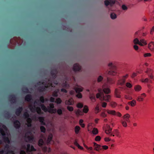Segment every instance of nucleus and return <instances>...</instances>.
<instances>
[{
	"label": "nucleus",
	"mask_w": 154,
	"mask_h": 154,
	"mask_svg": "<svg viewBox=\"0 0 154 154\" xmlns=\"http://www.w3.org/2000/svg\"><path fill=\"white\" fill-rule=\"evenodd\" d=\"M114 115H116L118 117H120L122 116V114L119 112H115V114Z\"/></svg>",
	"instance_id": "obj_61"
},
{
	"label": "nucleus",
	"mask_w": 154,
	"mask_h": 154,
	"mask_svg": "<svg viewBox=\"0 0 154 154\" xmlns=\"http://www.w3.org/2000/svg\"><path fill=\"white\" fill-rule=\"evenodd\" d=\"M84 146L87 149L88 152L91 154H94V152L93 150V148L92 147H88L84 143H83Z\"/></svg>",
	"instance_id": "obj_18"
},
{
	"label": "nucleus",
	"mask_w": 154,
	"mask_h": 154,
	"mask_svg": "<svg viewBox=\"0 0 154 154\" xmlns=\"http://www.w3.org/2000/svg\"><path fill=\"white\" fill-rule=\"evenodd\" d=\"M128 104L131 107H134L136 105V100H133L131 101L128 102Z\"/></svg>",
	"instance_id": "obj_23"
},
{
	"label": "nucleus",
	"mask_w": 154,
	"mask_h": 154,
	"mask_svg": "<svg viewBox=\"0 0 154 154\" xmlns=\"http://www.w3.org/2000/svg\"><path fill=\"white\" fill-rule=\"evenodd\" d=\"M127 121L123 120H121V122L122 126L125 127H126L127 126Z\"/></svg>",
	"instance_id": "obj_37"
},
{
	"label": "nucleus",
	"mask_w": 154,
	"mask_h": 154,
	"mask_svg": "<svg viewBox=\"0 0 154 154\" xmlns=\"http://www.w3.org/2000/svg\"><path fill=\"white\" fill-rule=\"evenodd\" d=\"M40 129L41 131L44 133L45 132V129L44 126H41Z\"/></svg>",
	"instance_id": "obj_57"
},
{
	"label": "nucleus",
	"mask_w": 154,
	"mask_h": 154,
	"mask_svg": "<svg viewBox=\"0 0 154 154\" xmlns=\"http://www.w3.org/2000/svg\"><path fill=\"white\" fill-rule=\"evenodd\" d=\"M19 122L18 121H15L14 123V126L16 128H18L19 127Z\"/></svg>",
	"instance_id": "obj_41"
},
{
	"label": "nucleus",
	"mask_w": 154,
	"mask_h": 154,
	"mask_svg": "<svg viewBox=\"0 0 154 154\" xmlns=\"http://www.w3.org/2000/svg\"><path fill=\"white\" fill-rule=\"evenodd\" d=\"M146 95L144 93H143L140 95L138 96L137 99V100L139 101H143L144 98L146 97Z\"/></svg>",
	"instance_id": "obj_15"
},
{
	"label": "nucleus",
	"mask_w": 154,
	"mask_h": 154,
	"mask_svg": "<svg viewBox=\"0 0 154 154\" xmlns=\"http://www.w3.org/2000/svg\"><path fill=\"white\" fill-rule=\"evenodd\" d=\"M110 17L112 19H114L116 18V15L115 14L112 13L111 14Z\"/></svg>",
	"instance_id": "obj_50"
},
{
	"label": "nucleus",
	"mask_w": 154,
	"mask_h": 154,
	"mask_svg": "<svg viewBox=\"0 0 154 154\" xmlns=\"http://www.w3.org/2000/svg\"><path fill=\"white\" fill-rule=\"evenodd\" d=\"M106 112L108 114L110 115H114L115 114V111L114 110L107 109Z\"/></svg>",
	"instance_id": "obj_29"
},
{
	"label": "nucleus",
	"mask_w": 154,
	"mask_h": 154,
	"mask_svg": "<svg viewBox=\"0 0 154 154\" xmlns=\"http://www.w3.org/2000/svg\"><path fill=\"white\" fill-rule=\"evenodd\" d=\"M109 66L110 68V70L108 72V74L109 75H115L117 74L116 71V67L115 65L113 64L112 63H109L108 65Z\"/></svg>",
	"instance_id": "obj_3"
},
{
	"label": "nucleus",
	"mask_w": 154,
	"mask_h": 154,
	"mask_svg": "<svg viewBox=\"0 0 154 154\" xmlns=\"http://www.w3.org/2000/svg\"><path fill=\"white\" fill-rule=\"evenodd\" d=\"M42 149L43 151L45 152H50L51 151V149L50 148H49L48 149L46 147H43L42 148Z\"/></svg>",
	"instance_id": "obj_34"
},
{
	"label": "nucleus",
	"mask_w": 154,
	"mask_h": 154,
	"mask_svg": "<svg viewBox=\"0 0 154 154\" xmlns=\"http://www.w3.org/2000/svg\"><path fill=\"white\" fill-rule=\"evenodd\" d=\"M80 129V127L78 126H76L75 128V132L76 134H77L79 133V131Z\"/></svg>",
	"instance_id": "obj_39"
},
{
	"label": "nucleus",
	"mask_w": 154,
	"mask_h": 154,
	"mask_svg": "<svg viewBox=\"0 0 154 154\" xmlns=\"http://www.w3.org/2000/svg\"><path fill=\"white\" fill-rule=\"evenodd\" d=\"M23 116L26 118H28L29 116V115L27 112H25L23 114Z\"/></svg>",
	"instance_id": "obj_58"
},
{
	"label": "nucleus",
	"mask_w": 154,
	"mask_h": 154,
	"mask_svg": "<svg viewBox=\"0 0 154 154\" xmlns=\"http://www.w3.org/2000/svg\"><path fill=\"white\" fill-rule=\"evenodd\" d=\"M111 106L113 107H115L117 106V103L114 102H112L110 103Z\"/></svg>",
	"instance_id": "obj_52"
},
{
	"label": "nucleus",
	"mask_w": 154,
	"mask_h": 154,
	"mask_svg": "<svg viewBox=\"0 0 154 154\" xmlns=\"http://www.w3.org/2000/svg\"><path fill=\"white\" fill-rule=\"evenodd\" d=\"M83 120L82 119H81L79 121V124L82 128H84L85 127V125L83 123Z\"/></svg>",
	"instance_id": "obj_44"
},
{
	"label": "nucleus",
	"mask_w": 154,
	"mask_h": 154,
	"mask_svg": "<svg viewBox=\"0 0 154 154\" xmlns=\"http://www.w3.org/2000/svg\"><path fill=\"white\" fill-rule=\"evenodd\" d=\"M27 147L26 152L28 153L31 151H35V149L34 147L32 146L30 147V145L29 144H28L27 145Z\"/></svg>",
	"instance_id": "obj_13"
},
{
	"label": "nucleus",
	"mask_w": 154,
	"mask_h": 154,
	"mask_svg": "<svg viewBox=\"0 0 154 154\" xmlns=\"http://www.w3.org/2000/svg\"><path fill=\"white\" fill-rule=\"evenodd\" d=\"M65 104L67 105H72L74 103V101L72 98L69 99L68 100H66Z\"/></svg>",
	"instance_id": "obj_24"
},
{
	"label": "nucleus",
	"mask_w": 154,
	"mask_h": 154,
	"mask_svg": "<svg viewBox=\"0 0 154 154\" xmlns=\"http://www.w3.org/2000/svg\"><path fill=\"white\" fill-rule=\"evenodd\" d=\"M115 136L118 138H120L121 137V134L117 129L114 130L110 135V136L114 137Z\"/></svg>",
	"instance_id": "obj_8"
},
{
	"label": "nucleus",
	"mask_w": 154,
	"mask_h": 154,
	"mask_svg": "<svg viewBox=\"0 0 154 154\" xmlns=\"http://www.w3.org/2000/svg\"><path fill=\"white\" fill-rule=\"evenodd\" d=\"M90 98L91 100L93 102L95 101V98L94 94H90Z\"/></svg>",
	"instance_id": "obj_40"
},
{
	"label": "nucleus",
	"mask_w": 154,
	"mask_h": 154,
	"mask_svg": "<svg viewBox=\"0 0 154 154\" xmlns=\"http://www.w3.org/2000/svg\"><path fill=\"white\" fill-rule=\"evenodd\" d=\"M107 83L109 84H112L115 82V80L112 79H111L108 78H107Z\"/></svg>",
	"instance_id": "obj_33"
},
{
	"label": "nucleus",
	"mask_w": 154,
	"mask_h": 154,
	"mask_svg": "<svg viewBox=\"0 0 154 154\" xmlns=\"http://www.w3.org/2000/svg\"><path fill=\"white\" fill-rule=\"evenodd\" d=\"M26 140L27 141L30 142L32 141L34 138L32 134H30V133H26Z\"/></svg>",
	"instance_id": "obj_9"
},
{
	"label": "nucleus",
	"mask_w": 154,
	"mask_h": 154,
	"mask_svg": "<svg viewBox=\"0 0 154 154\" xmlns=\"http://www.w3.org/2000/svg\"><path fill=\"white\" fill-rule=\"evenodd\" d=\"M38 119L39 121L41 123L42 125H45V123L44 122V119L43 117H38Z\"/></svg>",
	"instance_id": "obj_30"
},
{
	"label": "nucleus",
	"mask_w": 154,
	"mask_h": 154,
	"mask_svg": "<svg viewBox=\"0 0 154 154\" xmlns=\"http://www.w3.org/2000/svg\"><path fill=\"white\" fill-rule=\"evenodd\" d=\"M67 109L70 111H72L73 109V108L72 107L70 106H68Z\"/></svg>",
	"instance_id": "obj_60"
},
{
	"label": "nucleus",
	"mask_w": 154,
	"mask_h": 154,
	"mask_svg": "<svg viewBox=\"0 0 154 154\" xmlns=\"http://www.w3.org/2000/svg\"><path fill=\"white\" fill-rule=\"evenodd\" d=\"M96 97L97 98H99L100 99V98L102 97L101 96V94L100 93L97 94L96 95Z\"/></svg>",
	"instance_id": "obj_59"
},
{
	"label": "nucleus",
	"mask_w": 154,
	"mask_h": 154,
	"mask_svg": "<svg viewBox=\"0 0 154 154\" xmlns=\"http://www.w3.org/2000/svg\"><path fill=\"white\" fill-rule=\"evenodd\" d=\"M32 98V96L30 95H27L25 97V100L28 101H29Z\"/></svg>",
	"instance_id": "obj_36"
},
{
	"label": "nucleus",
	"mask_w": 154,
	"mask_h": 154,
	"mask_svg": "<svg viewBox=\"0 0 154 154\" xmlns=\"http://www.w3.org/2000/svg\"><path fill=\"white\" fill-rule=\"evenodd\" d=\"M115 2L116 0H106L105 1L104 3L106 6L109 5H112L115 4Z\"/></svg>",
	"instance_id": "obj_12"
},
{
	"label": "nucleus",
	"mask_w": 154,
	"mask_h": 154,
	"mask_svg": "<svg viewBox=\"0 0 154 154\" xmlns=\"http://www.w3.org/2000/svg\"><path fill=\"white\" fill-rule=\"evenodd\" d=\"M144 57H150L151 56V54L150 53H147L144 54L143 55Z\"/></svg>",
	"instance_id": "obj_55"
},
{
	"label": "nucleus",
	"mask_w": 154,
	"mask_h": 154,
	"mask_svg": "<svg viewBox=\"0 0 154 154\" xmlns=\"http://www.w3.org/2000/svg\"><path fill=\"white\" fill-rule=\"evenodd\" d=\"M134 89L135 91L138 92L141 91L142 87L139 85H136L134 87Z\"/></svg>",
	"instance_id": "obj_25"
},
{
	"label": "nucleus",
	"mask_w": 154,
	"mask_h": 154,
	"mask_svg": "<svg viewBox=\"0 0 154 154\" xmlns=\"http://www.w3.org/2000/svg\"><path fill=\"white\" fill-rule=\"evenodd\" d=\"M26 122L27 123V125L28 127H30L31 126V122L32 120L30 118H27L26 120Z\"/></svg>",
	"instance_id": "obj_32"
},
{
	"label": "nucleus",
	"mask_w": 154,
	"mask_h": 154,
	"mask_svg": "<svg viewBox=\"0 0 154 154\" xmlns=\"http://www.w3.org/2000/svg\"><path fill=\"white\" fill-rule=\"evenodd\" d=\"M62 87L63 88H66V89L68 88L69 87V85H67L66 84V81H65V83H63L62 85Z\"/></svg>",
	"instance_id": "obj_45"
},
{
	"label": "nucleus",
	"mask_w": 154,
	"mask_h": 154,
	"mask_svg": "<svg viewBox=\"0 0 154 154\" xmlns=\"http://www.w3.org/2000/svg\"><path fill=\"white\" fill-rule=\"evenodd\" d=\"M102 88L103 91L105 94H108L110 93V89L108 88H105V85L103 86Z\"/></svg>",
	"instance_id": "obj_22"
},
{
	"label": "nucleus",
	"mask_w": 154,
	"mask_h": 154,
	"mask_svg": "<svg viewBox=\"0 0 154 154\" xmlns=\"http://www.w3.org/2000/svg\"><path fill=\"white\" fill-rule=\"evenodd\" d=\"M83 112L87 113L88 111V107L86 106H85L83 109Z\"/></svg>",
	"instance_id": "obj_42"
},
{
	"label": "nucleus",
	"mask_w": 154,
	"mask_h": 154,
	"mask_svg": "<svg viewBox=\"0 0 154 154\" xmlns=\"http://www.w3.org/2000/svg\"><path fill=\"white\" fill-rule=\"evenodd\" d=\"M153 72V71L151 69H149L148 70L149 77L150 79L154 80V76L152 74Z\"/></svg>",
	"instance_id": "obj_19"
},
{
	"label": "nucleus",
	"mask_w": 154,
	"mask_h": 154,
	"mask_svg": "<svg viewBox=\"0 0 154 154\" xmlns=\"http://www.w3.org/2000/svg\"><path fill=\"white\" fill-rule=\"evenodd\" d=\"M103 79V78L101 76H100L98 78L97 81L98 82L101 81Z\"/></svg>",
	"instance_id": "obj_63"
},
{
	"label": "nucleus",
	"mask_w": 154,
	"mask_h": 154,
	"mask_svg": "<svg viewBox=\"0 0 154 154\" xmlns=\"http://www.w3.org/2000/svg\"><path fill=\"white\" fill-rule=\"evenodd\" d=\"M148 47L149 49L151 51H154V42H151L148 45Z\"/></svg>",
	"instance_id": "obj_21"
},
{
	"label": "nucleus",
	"mask_w": 154,
	"mask_h": 154,
	"mask_svg": "<svg viewBox=\"0 0 154 154\" xmlns=\"http://www.w3.org/2000/svg\"><path fill=\"white\" fill-rule=\"evenodd\" d=\"M42 109L45 112L48 111L49 113H55L56 112L57 110L56 109H50L49 107L48 108H47L43 104L41 105Z\"/></svg>",
	"instance_id": "obj_5"
},
{
	"label": "nucleus",
	"mask_w": 154,
	"mask_h": 154,
	"mask_svg": "<svg viewBox=\"0 0 154 154\" xmlns=\"http://www.w3.org/2000/svg\"><path fill=\"white\" fill-rule=\"evenodd\" d=\"M36 103V101L35 100L34 102V107H33V106L32 105H31V104L29 105V108L30 110V111L32 112H34L35 111V104Z\"/></svg>",
	"instance_id": "obj_26"
},
{
	"label": "nucleus",
	"mask_w": 154,
	"mask_h": 154,
	"mask_svg": "<svg viewBox=\"0 0 154 154\" xmlns=\"http://www.w3.org/2000/svg\"><path fill=\"white\" fill-rule=\"evenodd\" d=\"M10 139L11 136L6 127L0 123V145L2 143L6 145L4 150L0 151V154L7 152V154H14L13 151L10 150Z\"/></svg>",
	"instance_id": "obj_1"
},
{
	"label": "nucleus",
	"mask_w": 154,
	"mask_h": 154,
	"mask_svg": "<svg viewBox=\"0 0 154 154\" xmlns=\"http://www.w3.org/2000/svg\"><path fill=\"white\" fill-rule=\"evenodd\" d=\"M140 81L142 83H144L149 82V83L152 84L153 83L152 81L151 80L149 79L148 78H146L145 79L141 78L140 79Z\"/></svg>",
	"instance_id": "obj_17"
},
{
	"label": "nucleus",
	"mask_w": 154,
	"mask_h": 154,
	"mask_svg": "<svg viewBox=\"0 0 154 154\" xmlns=\"http://www.w3.org/2000/svg\"><path fill=\"white\" fill-rule=\"evenodd\" d=\"M123 120L127 121V122H130L129 118H130V115L128 114H127L125 115L122 117Z\"/></svg>",
	"instance_id": "obj_20"
},
{
	"label": "nucleus",
	"mask_w": 154,
	"mask_h": 154,
	"mask_svg": "<svg viewBox=\"0 0 154 154\" xmlns=\"http://www.w3.org/2000/svg\"><path fill=\"white\" fill-rule=\"evenodd\" d=\"M101 140V137L100 136H97L95 139V140L96 141H99Z\"/></svg>",
	"instance_id": "obj_56"
},
{
	"label": "nucleus",
	"mask_w": 154,
	"mask_h": 154,
	"mask_svg": "<svg viewBox=\"0 0 154 154\" xmlns=\"http://www.w3.org/2000/svg\"><path fill=\"white\" fill-rule=\"evenodd\" d=\"M92 132L94 134H98V130L96 128H94L92 131Z\"/></svg>",
	"instance_id": "obj_43"
},
{
	"label": "nucleus",
	"mask_w": 154,
	"mask_h": 154,
	"mask_svg": "<svg viewBox=\"0 0 154 154\" xmlns=\"http://www.w3.org/2000/svg\"><path fill=\"white\" fill-rule=\"evenodd\" d=\"M95 111H97V112H96V113H97L99 112V108L98 105H97L96 107L95 108Z\"/></svg>",
	"instance_id": "obj_62"
},
{
	"label": "nucleus",
	"mask_w": 154,
	"mask_h": 154,
	"mask_svg": "<svg viewBox=\"0 0 154 154\" xmlns=\"http://www.w3.org/2000/svg\"><path fill=\"white\" fill-rule=\"evenodd\" d=\"M154 32V26H153V27L152 28V29L151 30L150 32V34H153V33Z\"/></svg>",
	"instance_id": "obj_64"
},
{
	"label": "nucleus",
	"mask_w": 154,
	"mask_h": 154,
	"mask_svg": "<svg viewBox=\"0 0 154 154\" xmlns=\"http://www.w3.org/2000/svg\"><path fill=\"white\" fill-rule=\"evenodd\" d=\"M111 99V96L109 95L103 96L102 97L100 98V100H105L106 102H108L110 101Z\"/></svg>",
	"instance_id": "obj_11"
},
{
	"label": "nucleus",
	"mask_w": 154,
	"mask_h": 154,
	"mask_svg": "<svg viewBox=\"0 0 154 154\" xmlns=\"http://www.w3.org/2000/svg\"><path fill=\"white\" fill-rule=\"evenodd\" d=\"M125 98L126 99H128V100H131L132 99V97L130 96L129 95H125Z\"/></svg>",
	"instance_id": "obj_47"
},
{
	"label": "nucleus",
	"mask_w": 154,
	"mask_h": 154,
	"mask_svg": "<svg viewBox=\"0 0 154 154\" xmlns=\"http://www.w3.org/2000/svg\"><path fill=\"white\" fill-rule=\"evenodd\" d=\"M59 90L57 89L54 91L52 93V96L54 97H57L58 96V93L59 92Z\"/></svg>",
	"instance_id": "obj_38"
},
{
	"label": "nucleus",
	"mask_w": 154,
	"mask_h": 154,
	"mask_svg": "<svg viewBox=\"0 0 154 154\" xmlns=\"http://www.w3.org/2000/svg\"><path fill=\"white\" fill-rule=\"evenodd\" d=\"M36 111L38 114H40L41 113V109L39 107H37L35 108Z\"/></svg>",
	"instance_id": "obj_46"
},
{
	"label": "nucleus",
	"mask_w": 154,
	"mask_h": 154,
	"mask_svg": "<svg viewBox=\"0 0 154 154\" xmlns=\"http://www.w3.org/2000/svg\"><path fill=\"white\" fill-rule=\"evenodd\" d=\"M104 128H105V131L106 134L110 136L112 132V129L110 127L109 125L107 124L104 127Z\"/></svg>",
	"instance_id": "obj_10"
},
{
	"label": "nucleus",
	"mask_w": 154,
	"mask_h": 154,
	"mask_svg": "<svg viewBox=\"0 0 154 154\" xmlns=\"http://www.w3.org/2000/svg\"><path fill=\"white\" fill-rule=\"evenodd\" d=\"M135 44H138L141 46H144L147 45L146 41L144 39H141L139 41L137 38H135L133 41Z\"/></svg>",
	"instance_id": "obj_4"
},
{
	"label": "nucleus",
	"mask_w": 154,
	"mask_h": 154,
	"mask_svg": "<svg viewBox=\"0 0 154 154\" xmlns=\"http://www.w3.org/2000/svg\"><path fill=\"white\" fill-rule=\"evenodd\" d=\"M83 104L81 103H79L77 105V107L79 108H82L83 106Z\"/></svg>",
	"instance_id": "obj_54"
},
{
	"label": "nucleus",
	"mask_w": 154,
	"mask_h": 154,
	"mask_svg": "<svg viewBox=\"0 0 154 154\" xmlns=\"http://www.w3.org/2000/svg\"><path fill=\"white\" fill-rule=\"evenodd\" d=\"M48 84L45 83V82H42V84L44 86V87L45 88H47L50 86H51V87H53V85L51 83L49 80H48Z\"/></svg>",
	"instance_id": "obj_27"
},
{
	"label": "nucleus",
	"mask_w": 154,
	"mask_h": 154,
	"mask_svg": "<svg viewBox=\"0 0 154 154\" xmlns=\"http://www.w3.org/2000/svg\"><path fill=\"white\" fill-rule=\"evenodd\" d=\"M115 94L116 97L119 98L121 97L120 92L117 89H115Z\"/></svg>",
	"instance_id": "obj_28"
},
{
	"label": "nucleus",
	"mask_w": 154,
	"mask_h": 154,
	"mask_svg": "<svg viewBox=\"0 0 154 154\" xmlns=\"http://www.w3.org/2000/svg\"><path fill=\"white\" fill-rule=\"evenodd\" d=\"M126 86L128 88H131L132 87V85L129 82H127L125 84Z\"/></svg>",
	"instance_id": "obj_49"
},
{
	"label": "nucleus",
	"mask_w": 154,
	"mask_h": 154,
	"mask_svg": "<svg viewBox=\"0 0 154 154\" xmlns=\"http://www.w3.org/2000/svg\"><path fill=\"white\" fill-rule=\"evenodd\" d=\"M74 144L79 149L82 150L83 149V148L82 146H80L77 143V140H75L74 142Z\"/></svg>",
	"instance_id": "obj_31"
},
{
	"label": "nucleus",
	"mask_w": 154,
	"mask_h": 154,
	"mask_svg": "<svg viewBox=\"0 0 154 154\" xmlns=\"http://www.w3.org/2000/svg\"><path fill=\"white\" fill-rule=\"evenodd\" d=\"M52 135L51 134H50L48 137L47 140V144L48 145L49 144H53L54 142L52 140Z\"/></svg>",
	"instance_id": "obj_16"
},
{
	"label": "nucleus",
	"mask_w": 154,
	"mask_h": 154,
	"mask_svg": "<svg viewBox=\"0 0 154 154\" xmlns=\"http://www.w3.org/2000/svg\"><path fill=\"white\" fill-rule=\"evenodd\" d=\"M94 149L97 151H103L104 150H106L108 149V146L106 145L101 146L98 144L95 143L94 142Z\"/></svg>",
	"instance_id": "obj_2"
},
{
	"label": "nucleus",
	"mask_w": 154,
	"mask_h": 154,
	"mask_svg": "<svg viewBox=\"0 0 154 154\" xmlns=\"http://www.w3.org/2000/svg\"><path fill=\"white\" fill-rule=\"evenodd\" d=\"M62 102V100L60 98H57L55 100V102L57 104H60Z\"/></svg>",
	"instance_id": "obj_48"
},
{
	"label": "nucleus",
	"mask_w": 154,
	"mask_h": 154,
	"mask_svg": "<svg viewBox=\"0 0 154 154\" xmlns=\"http://www.w3.org/2000/svg\"><path fill=\"white\" fill-rule=\"evenodd\" d=\"M77 116L82 115L83 114V112L82 111L79 109H78L75 112Z\"/></svg>",
	"instance_id": "obj_35"
},
{
	"label": "nucleus",
	"mask_w": 154,
	"mask_h": 154,
	"mask_svg": "<svg viewBox=\"0 0 154 154\" xmlns=\"http://www.w3.org/2000/svg\"><path fill=\"white\" fill-rule=\"evenodd\" d=\"M43 143L44 142L43 140L42 139H40L38 141V145L39 146H41L43 144Z\"/></svg>",
	"instance_id": "obj_51"
},
{
	"label": "nucleus",
	"mask_w": 154,
	"mask_h": 154,
	"mask_svg": "<svg viewBox=\"0 0 154 154\" xmlns=\"http://www.w3.org/2000/svg\"><path fill=\"white\" fill-rule=\"evenodd\" d=\"M81 68V66L78 63L74 64L73 66V70L74 71H79Z\"/></svg>",
	"instance_id": "obj_14"
},
{
	"label": "nucleus",
	"mask_w": 154,
	"mask_h": 154,
	"mask_svg": "<svg viewBox=\"0 0 154 154\" xmlns=\"http://www.w3.org/2000/svg\"><path fill=\"white\" fill-rule=\"evenodd\" d=\"M100 116L103 118H105L106 117L107 114H106L105 112H103L101 113Z\"/></svg>",
	"instance_id": "obj_53"
},
{
	"label": "nucleus",
	"mask_w": 154,
	"mask_h": 154,
	"mask_svg": "<svg viewBox=\"0 0 154 154\" xmlns=\"http://www.w3.org/2000/svg\"><path fill=\"white\" fill-rule=\"evenodd\" d=\"M74 89L77 93H78L76 95V97L79 98H81L82 97V94L81 93H79L82 91L83 88L81 86L76 85Z\"/></svg>",
	"instance_id": "obj_6"
},
{
	"label": "nucleus",
	"mask_w": 154,
	"mask_h": 154,
	"mask_svg": "<svg viewBox=\"0 0 154 154\" xmlns=\"http://www.w3.org/2000/svg\"><path fill=\"white\" fill-rule=\"evenodd\" d=\"M128 75L127 74L122 77L121 79L118 80L117 85H123L125 84L126 79L128 77Z\"/></svg>",
	"instance_id": "obj_7"
}]
</instances>
